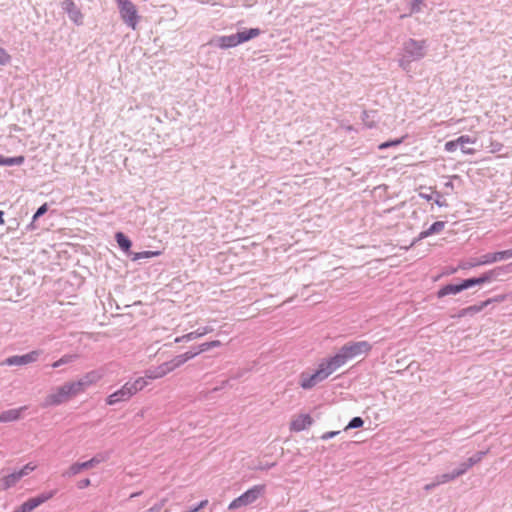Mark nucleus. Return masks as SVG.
Here are the masks:
<instances>
[{
	"mask_svg": "<svg viewBox=\"0 0 512 512\" xmlns=\"http://www.w3.org/2000/svg\"><path fill=\"white\" fill-rule=\"evenodd\" d=\"M55 493L56 491L43 492L36 497L29 498L21 504L15 512H32L34 509L51 499Z\"/></svg>",
	"mask_w": 512,
	"mask_h": 512,
	"instance_id": "1a4fd4ad",
	"label": "nucleus"
},
{
	"mask_svg": "<svg viewBox=\"0 0 512 512\" xmlns=\"http://www.w3.org/2000/svg\"><path fill=\"white\" fill-rule=\"evenodd\" d=\"M424 6V0H410V12L409 16L412 14H416L422 11ZM408 16V14H407ZM406 17V15H402L401 18Z\"/></svg>",
	"mask_w": 512,
	"mask_h": 512,
	"instance_id": "c85d7f7f",
	"label": "nucleus"
},
{
	"mask_svg": "<svg viewBox=\"0 0 512 512\" xmlns=\"http://www.w3.org/2000/svg\"><path fill=\"white\" fill-rule=\"evenodd\" d=\"M403 139H404V137L384 142V143L380 144L378 148L380 150H384V149L389 148V147L398 146V145H400L403 142Z\"/></svg>",
	"mask_w": 512,
	"mask_h": 512,
	"instance_id": "58836bf2",
	"label": "nucleus"
},
{
	"mask_svg": "<svg viewBox=\"0 0 512 512\" xmlns=\"http://www.w3.org/2000/svg\"><path fill=\"white\" fill-rule=\"evenodd\" d=\"M488 450L479 451L473 456L469 457L465 462L461 463L457 468L461 476L464 475L471 467L478 464L487 455Z\"/></svg>",
	"mask_w": 512,
	"mask_h": 512,
	"instance_id": "dca6fc26",
	"label": "nucleus"
},
{
	"mask_svg": "<svg viewBox=\"0 0 512 512\" xmlns=\"http://www.w3.org/2000/svg\"><path fill=\"white\" fill-rule=\"evenodd\" d=\"M77 358L76 355L73 354H66L63 355L60 359L52 363L53 368H58L62 365L72 363Z\"/></svg>",
	"mask_w": 512,
	"mask_h": 512,
	"instance_id": "c756f323",
	"label": "nucleus"
},
{
	"mask_svg": "<svg viewBox=\"0 0 512 512\" xmlns=\"http://www.w3.org/2000/svg\"><path fill=\"white\" fill-rule=\"evenodd\" d=\"M11 62L10 54L2 47H0V65L5 66Z\"/></svg>",
	"mask_w": 512,
	"mask_h": 512,
	"instance_id": "4c0bfd02",
	"label": "nucleus"
},
{
	"mask_svg": "<svg viewBox=\"0 0 512 512\" xmlns=\"http://www.w3.org/2000/svg\"><path fill=\"white\" fill-rule=\"evenodd\" d=\"M261 34L260 29L258 28H251L248 30H244L241 32L236 33V38L239 41V44L244 43L246 41H249L253 38L258 37Z\"/></svg>",
	"mask_w": 512,
	"mask_h": 512,
	"instance_id": "412c9836",
	"label": "nucleus"
},
{
	"mask_svg": "<svg viewBox=\"0 0 512 512\" xmlns=\"http://www.w3.org/2000/svg\"><path fill=\"white\" fill-rule=\"evenodd\" d=\"M461 285H462L463 290L468 289V288H470L472 286H475V285H480L479 278L477 277V278L465 279V280H463Z\"/></svg>",
	"mask_w": 512,
	"mask_h": 512,
	"instance_id": "a19ab883",
	"label": "nucleus"
},
{
	"mask_svg": "<svg viewBox=\"0 0 512 512\" xmlns=\"http://www.w3.org/2000/svg\"><path fill=\"white\" fill-rule=\"evenodd\" d=\"M371 349L372 345L368 341H349L334 356L329 358L338 369L350 359L368 354Z\"/></svg>",
	"mask_w": 512,
	"mask_h": 512,
	"instance_id": "f03ea898",
	"label": "nucleus"
},
{
	"mask_svg": "<svg viewBox=\"0 0 512 512\" xmlns=\"http://www.w3.org/2000/svg\"><path fill=\"white\" fill-rule=\"evenodd\" d=\"M25 161L24 156H16V157H4L0 156V165L2 166H19L22 165Z\"/></svg>",
	"mask_w": 512,
	"mask_h": 512,
	"instance_id": "bb28decb",
	"label": "nucleus"
},
{
	"mask_svg": "<svg viewBox=\"0 0 512 512\" xmlns=\"http://www.w3.org/2000/svg\"><path fill=\"white\" fill-rule=\"evenodd\" d=\"M141 494V492H136V493H132L130 498H134V497H137Z\"/></svg>",
	"mask_w": 512,
	"mask_h": 512,
	"instance_id": "6e6d98bb",
	"label": "nucleus"
},
{
	"mask_svg": "<svg viewBox=\"0 0 512 512\" xmlns=\"http://www.w3.org/2000/svg\"><path fill=\"white\" fill-rule=\"evenodd\" d=\"M426 55V40L409 38L402 43L401 50L398 54V65L405 72H409L411 63L422 60Z\"/></svg>",
	"mask_w": 512,
	"mask_h": 512,
	"instance_id": "f257e3e1",
	"label": "nucleus"
},
{
	"mask_svg": "<svg viewBox=\"0 0 512 512\" xmlns=\"http://www.w3.org/2000/svg\"><path fill=\"white\" fill-rule=\"evenodd\" d=\"M363 424H364V421L362 420L361 417H354L349 422V424L346 426L345 430L359 428V427H362Z\"/></svg>",
	"mask_w": 512,
	"mask_h": 512,
	"instance_id": "ea45409f",
	"label": "nucleus"
},
{
	"mask_svg": "<svg viewBox=\"0 0 512 512\" xmlns=\"http://www.w3.org/2000/svg\"><path fill=\"white\" fill-rule=\"evenodd\" d=\"M496 262L508 260L512 258V248L508 250L495 252Z\"/></svg>",
	"mask_w": 512,
	"mask_h": 512,
	"instance_id": "c9c22d12",
	"label": "nucleus"
},
{
	"mask_svg": "<svg viewBox=\"0 0 512 512\" xmlns=\"http://www.w3.org/2000/svg\"><path fill=\"white\" fill-rule=\"evenodd\" d=\"M157 372L155 368H150L145 371V375L142 378H145V380L148 382V380H154L158 379Z\"/></svg>",
	"mask_w": 512,
	"mask_h": 512,
	"instance_id": "37998d69",
	"label": "nucleus"
},
{
	"mask_svg": "<svg viewBox=\"0 0 512 512\" xmlns=\"http://www.w3.org/2000/svg\"><path fill=\"white\" fill-rule=\"evenodd\" d=\"M266 492L264 484L254 485L239 497L235 498L228 506L229 510H237L255 503L259 498L263 497Z\"/></svg>",
	"mask_w": 512,
	"mask_h": 512,
	"instance_id": "423d86ee",
	"label": "nucleus"
},
{
	"mask_svg": "<svg viewBox=\"0 0 512 512\" xmlns=\"http://www.w3.org/2000/svg\"><path fill=\"white\" fill-rule=\"evenodd\" d=\"M41 352L38 351V350H34V351H31L25 355H15V356H11L7 359H5V361L2 363L3 365H8V366H13V365H16V366H22V365H26V364H29V363H33V362H36L40 356Z\"/></svg>",
	"mask_w": 512,
	"mask_h": 512,
	"instance_id": "9b49d317",
	"label": "nucleus"
},
{
	"mask_svg": "<svg viewBox=\"0 0 512 512\" xmlns=\"http://www.w3.org/2000/svg\"><path fill=\"white\" fill-rule=\"evenodd\" d=\"M437 205L439 206H443L444 205V202L440 201V200H436L435 201Z\"/></svg>",
	"mask_w": 512,
	"mask_h": 512,
	"instance_id": "4d7b16f0",
	"label": "nucleus"
},
{
	"mask_svg": "<svg viewBox=\"0 0 512 512\" xmlns=\"http://www.w3.org/2000/svg\"><path fill=\"white\" fill-rule=\"evenodd\" d=\"M37 468V464L33 462H29L26 465H24L20 470L17 471L18 475L22 479L23 477L28 476L30 473H32Z\"/></svg>",
	"mask_w": 512,
	"mask_h": 512,
	"instance_id": "2f4dec72",
	"label": "nucleus"
},
{
	"mask_svg": "<svg viewBox=\"0 0 512 512\" xmlns=\"http://www.w3.org/2000/svg\"><path fill=\"white\" fill-rule=\"evenodd\" d=\"M441 124H445V125H449V122L447 121H442Z\"/></svg>",
	"mask_w": 512,
	"mask_h": 512,
	"instance_id": "13d9d810",
	"label": "nucleus"
},
{
	"mask_svg": "<svg viewBox=\"0 0 512 512\" xmlns=\"http://www.w3.org/2000/svg\"><path fill=\"white\" fill-rule=\"evenodd\" d=\"M452 178H454V179H458V178H459V176L454 175V176H452Z\"/></svg>",
	"mask_w": 512,
	"mask_h": 512,
	"instance_id": "e2e57ef3",
	"label": "nucleus"
},
{
	"mask_svg": "<svg viewBox=\"0 0 512 512\" xmlns=\"http://www.w3.org/2000/svg\"><path fill=\"white\" fill-rule=\"evenodd\" d=\"M445 227V222L437 221L433 223L427 230L422 231L419 234V239L427 238L430 235L440 233Z\"/></svg>",
	"mask_w": 512,
	"mask_h": 512,
	"instance_id": "4be33fe9",
	"label": "nucleus"
},
{
	"mask_svg": "<svg viewBox=\"0 0 512 512\" xmlns=\"http://www.w3.org/2000/svg\"><path fill=\"white\" fill-rule=\"evenodd\" d=\"M445 187L452 190L454 188L452 181L447 182Z\"/></svg>",
	"mask_w": 512,
	"mask_h": 512,
	"instance_id": "864d4df0",
	"label": "nucleus"
},
{
	"mask_svg": "<svg viewBox=\"0 0 512 512\" xmlns=\"http://www.w3.org/2000/svg\"><path fill=\"white\" fill-rule=\"evenodd\" d=\"M221 345V342L219 340H214V341H210V342H206V343H202L201 345H199L198 347V350L197 351H190L191 353H196V355L202 353V352H205L211 348H214V347H218Z\"/></svg>",
	"mask_w": 512,
	"mask_h": 512,
	"instance_id": "7c9ffc66",
	"label": "nucleus"
},
{
	"mask_svg": "<svg viewBox=\"0 0 512 512\" xmlns=\"http://www.w3.org/2000/svg\"><path fill=\"white\" fill-rule=\"evenodd\" d=\"M35 222H36V221H34V220L32 219V222L27 226V228H26V229H27V230H30V231L35 230V229L37 228V227H36V225H35Z\"/></svg>",
	"mask_w": 512,
	"mask_h": 512,
	"instance_id": "603ef678",
	"label": "nucleus"
},
{
	"mask_svg": "<svg viewBox=\"0 0 512 512\" xmlns=\"http://www.w3.org/2000/svg\"><path fill=\"white\" fill-rule=\"evenodd\" d=\"M477 266H480L479 262H478V259H469V260H466V261H461L459 263V268L463 269V270L471 269V268H474V267H477Z\"/></svg>",
	"mask_w": 512,
	"mask_h": 512,
	"instance_id": "e433bc0d",
	"label": "nucleus"
},
{
	"mask_svg": "<svg viewBox=\"0 0 512 512\" xmlns=\"http://www.w3.org/2000/svg\"><path fill=\"white\" fill-rule=\"evenodd\" d=\"M161 254L160 251H143V252H137V253H134V256H133V260H139V259H142V258H152V257H156V256H159Z\"/></svg>",
	"mask_w": 512,
	"mask_h": 512,
	"instance_id": "72a5a7b5",
	"label": "nucleus"
},
{
	"mask_svg": "<svg viewBox=\"0 0 512 512\" xmlns=\"http://www.w3.org/2000/svg\"><path fill=\"white\" fill-rule=\"evenodd\" d=\"M156 372H157V376L158 378H161L163 376H165L166 374L164 373V371L162 370V365H159L158 367L155 368Z\"/></svg>",
	"mask_w": 512,
	"mask_h": 512,
	"instance_id": "09e8293b",
	"label": "nucleus"
},
{
	"mask_svg": "<svg viewBox=\"0 0 512 512\" xmlns=\"http://www.w3.org/2000/svg\"><path fill=\"white\" fill-rule=\"evenodd\" d=\"M213 329L209 326H206V327H202V328H199L193 332H190V333H187L183 336H180V337H177L175 338V343H180V342H183V341H191V340H194L196 338H199V337H202L210 332H212Z\"/></svg>",
	"mask_w": 512,
	"mask_h": 512,
	"instance_id": "f3484780",
	"label": "nucleus"
},
{
	"mask_svg": "<svg viewBox=\"0 0 512 512\" xmlns=\"http://www.w3.org/2000/svg\"><path fill=\"white\" fill-rule=\"evenodd\" d=\"M337 368L330 360V358L324 359L319 364L317 370L314 372L304 371L299 376V385L303 389H311L318 383L328 378Z\"/></svg>",
	"mask_w": 512,
	"mask_h": 512,
	"instance_id": "20e7f679",
	"label": "nucleus"
},
{
	"mask_svg": "<svg viewBox=\"0 0 512 512\" xmlns=\"http://www.w3.org/2000/svg\"><path fill=\"white\" fill-rule=\"evenodd\" d=\"M339 432L338 431H330V432H326L322 435V439L323 440H328L334 436H336Z\"/></svg>",
	"mask_w": 512,
	"mask_h": 512,
	"instance_id": "49530a36",
	"label": "nucleus"
},
{
	"mask_svg": "<svg viewBox=\"0 0 512 512\" xmlns=\"http://www.w3.org/2000/svg\"><path fill=\"white\" fill-rule=\"evenodd\" d=\"M313 423V419L309 414H297L294 415L290 422V430L294 432H300L305 430Z\"/></svg>",
	"mask_w": 512,
	"mask_h": 512,
	"instance_id": "4468645a",
	"label": "nucleus"
},
{
	"mask_svg": "<svg viewBox=\"0 0 512 512\" xmlns=\"http://www.w3.org/2000/svg\"><path fill=\"white\" fill-rule=\"evenodd\" d=\"M504 300V296H498L494 299H487L486 301H483L479 304L471 305L469 307H466V312L468 316H473L479 312H481L485 307H487L491 302L497 301L501 302Z\"/></svg>",
	"mask_w": 512,
	"mask_h": 512,
	"instance_id": "6ab92c4d",
	"label": "nucleus"
},
{
	"mask_svg": "<svg viewBox=\"0 0 512 512\" xmlns=\"http://www.w3.org/2000/svg\"><path fill=\"white\" fill-rule=\"evenodd\" d=\"M26 407H20L15 409H9L0 413V422L7 423L13 422L21 418L22 412Z\"/></svg>",
	"mask_w": 512,
	"mask_h": 512,
	"instance_id": "a211bd4d",
	"label": "nucleus"
},
{
	"mask_svg": "<svg viewBox=\"0 0 512 512\" xmlns=\"http://www.w3.org/2000/svg\"><path fill=\"white\" fill-rule=\"evenodd\" d=\"M510 265H511V264H507V266L503 267V271H504L505 269H507L508 267H510Z\"/></svg>",
	"mask_w": 512,
	"mask_h": 512,
	"instance_id": "bf43d9fd",
	"label": "nucleus"
},
{
	"mask_svg": "<svg viewBox=\"0 0 512 512\" xmlns=\"http://www.w3.org/2000/svg\"><path fill=\"white\" fill-rule=\"evenodd\" d=\"M208 504V500L205 499V500H202L197 506H195V508H198V511L203 509L206 505Z\"/></svg>",
	"mask_w": 512,
	"mask_h": 512,
	"instance_id": "8fccbe9b",
	"label": "nucleus"
},
{
	"mask_svg": "<svg viewBox=\"0 0 512 512\" xmlns=\"http://www.w3.org/2000/svg\"><path fill=\"white\" fill-rule=\"evenodd\" d=\"M80 395L74 381H66L62 385L53 388L44 398L42 407H55L69 402Z\"/></svg>",
	"mask_w": 512,
	"mask_h": 512,
	"instance_id": "7ed1b4c3",
	"label": "nucleus"
},
{
	"mask_svg": "<svg viewBox=\"0 0 512 512\" xmlns=\"http://www.w3.org/2000/svg\"><path fill=\"white\" fill-rule=\"evenodd\" d=\"M195 356H196V353H191V352H186L184 354L177 355L176 357H174L170 361L162 363L161 364L162 365V370L167 375L168 373H170L173 370H175L176 368L180 367L185 362H187L188 360L194 358Z\"/></svg>",
	"mask_w": 512,
	"mask_h": 512,
	"instance_id": "ddd939ff",
	"label": "nucleus"
},
{
	"mask_svg": "<svg viewBox=\"0 0 512 512\" xmlns=\"http://www.w3.org/2000/svg\"><path fill=\"white\" fill-rule=\"evenodd\" d=\"M209 45H213L221 49H227L239 45V41L236 38V34L216 36L209 41Z\"/></svg>",
	"mask_w": 512,
	"mask_h": 512,
	"instance_id": "2eb2a0df",
	"label": "nucleus"
},
{
	"mask_svg": "<svg viewBox=\"0 0 512 512\" xmlns=\"http://www.w3.org/2000/svg\"><path fill=\"white\" fill-rule=\"evenodd\" d=\"M166 502L167 500L163 498L159 502L155 503L152 507H150L146 512H162Z\"/></svg>",
	"mask_w": 512,
	"mask_h": 512,
	"instance_id": "79ce46f5",
	"label": "nucleus"
},
{
	"mask_svg": "<svg viewBox=\"0 0 512 512\" xmlns=\"http://www.w3.org/2000/svg\"><path fill=\"white\" fill-rule=\"evenodd\" d=\"M90 485H91V481H90V479H88V478L82 479V480H80V481H78V482H77V487H78L79 489L87 488V487H88V486H90Z\"/></svg>",
	"mask_w": 512,
	"mask_h": 512,
	"instance_id": "a18cd8bd",
	"label": "nucleus"
},
{
	"mask_svg": "<svg viewBox=\"0 0 512 512\" xmlns=\"http://www.w3.org/2000/svg\"><path fill=\"white\" fill-rule=\"evenodd\" d=\"M4 212L0 211V224H4V218H3Z\"/></svg>",
	"mask_w": 512,
	"mask_h": 512,
	"instance_id": "5fc2aeb1",
	"label": "nucleus"
},
{
	"mask_svg": "<svg viewBox=\"0 0 512 512\" xmlns=\"http://www.w3.org/2000/svg\"><path fill=\"white\" fill-rule=\"evenodd\" d=\"M465 316H468V315H467V312H466V308H463L454 317L462 318V317H465Z\"/></svg>",
	"mask_w": 512,
	"mask_h": 512,
	"instance_id": "3c124183",
	"label": "nucleus"
},
{
	"mask_svg": "<svg viewBox=\"0 0 512 512\" xmlns=\"http://www.w3.org/2000/svg\"><path fill=\"white\" fill-rule=\"evenodd\" d=\"M115 238H116L118 245L120 246V248L123 251H125V252L129 251L132 243L122 232L116 233Z\"/></svg>",
	"mask_w": 512,
	"mask_h": 512,
	"instance_id": "cd10ccee",
	"label": "nucleus"
},
{
	"mask_svg": "<svg viewBox=\"0 0 512 512\" xmlns=\"http://www.w3.org/2000/svg\"><path fill=\"white\" fill-rule=\"evenodd\" d=\"M61 7L68 14L69 19L73 23L78 26L83 24V13L73 0H63Z\"/></svg>",
	"mask_w": 512,
	"mask_h": 512,
	"instance_id": "f8f14e48",
	"label": "nucleus"
},
{
	"mask_svg": "<svg viewBox=\"0 0 512 512\" xmlns=\"http://www.w3.org/2000/svg\"><path fill=\"white\" fill-rule=\"evenodd\" d=\"M475 142H476L475 138H471L468 135H462V136L458 137L455 140H451V141L446 142L445 143V150L447 152H454L457 149V147L460 146L461 147V151L464 154L473 155L476 152L475 149L474 148H467L466 146H463V143L474 144Z\"/></svg>",
	"mask_w": 512,
	"mask_h": 512,
	"instance_id": "9d476101",
	"label": "nucleus"
},
{
	"mask_svg": "<svg viewBox=\"0 0 512 512\" xmlns=\"http://www.w3.org/2000/svg\"><path fill=\"white\" fill-rule=\"evenodd\" d=\"M148 385L145 378H137L134 381L126 382L119 390L110 394L106 398L107 405H115L119 402L128 401L137 392L143 390Z\"/></svg>",
	"mask_w": 512,
	"mask_h": 512,
	"instance_id": "39448f33",
	"label": "nucleus"
},
{
	"mask_svg": "<svg viewBox=\"0 0 512 512\" xmlns=\"http://www.w3.org/2000/svg\"><path fill=\"white\" fill-rule=\"evenodd\" d=\"M48 210V205L47 203H44L42 206H40L38 208V210L36 211V213L33 215V220L34 221H37V219L39 217H41L42 215H44Z\"/></svg>",
	"mask_w": 512,
	"mask_h": 512,
	"instance_id": "c03bdc74",
	"label": "nucleus"
},
{
	"mask_svg": "<svg viewBox=\"0 0 512 512\" xmlns=\"http://www.w3.org/2000/svg\"><path fill=\"white\" fill-rule=\"evenodd\" d=\"M122 21L135 30L140 20L136 5L130 0H115Z\"/></svg>",
	"mask_w": 512,
	"mask_h": 512,
	"instance_id": "0eeeda50",
	"label": "nucleus"
},
{
	"mask_svg": "<svg viewBox=\"0 0 512 512\" xmlns=\"http://www.w3.org/2000/svg\"><path fill=\"white\" fill-rule=\"evenodd\" d=\"M104 376L102 369H96L87 372L78 380H73L80 394L84 393L89 387L96 385Z\"/></svg>",
	"mask_w": 512,
	"mask_h": 512,
	"instance_id": "6e6552de",
	"label": "nucleus"
},
{
	"mask_svg": "<svg viewBox=\"0 0 512 512\" xmlns=\"http://www.w3.org/2000/svg\"><path fill=\"white\" fill-rule=\"evenodd\" d=\"M21 480L17 471H14L8 475H5L0 478V489L7 490L11 487H14Z\"/></svg>",
	"mask_w": 512,
	"mask_h": 512,
	"instance_id": "aec40b11",
	"label": "nucleus"
},
{
	"mask_svg": "<svg viewBox=\"0 0 512 512\" xmlns=\"http://www.w3.org/2000/svg\"><path fill=\"white\" fill-rule=\"evenodd\" d=\"M106 460V457L103 454H97L93 456L88 461H85L87 464L88 469H92L99 465L100 463L104 462Z\"/></svg>",
	"mask_w": 512,
	"mask_h": 512,
	"instance_id": "473e14b6",
	"label": "nucleus"
},
{
	"mask_svg": "<svg viewBox=\"0 0 512 512\" xmlns=\"http://www.w3.org/2000/svg\"><path fill=\"white\" fill-rule=\"evenodd\" d=\"M461 291H463V288H462V285L461 284H458V285H454V284H448L444 287H442L438 293H437V296L439 298H443L447 295H450V294H458L460 293Z\"/></svg>",
	"mask_w": 512,
	"mask_h": 512,
	"instance_id": "393cba45",
	"label": "nucleus"
},
{
	"mask_svg": "<svg viewBox=\"0 0 512 512\" xmlns=\"http://www.w3.org/2000/svg\"><path fill=\"white\" fill-rule=\"evenodd\" d=\"M84 470H88L86 462H75L63 473V476L73 477Z\"/></svg>",
	"mask_w": 512,
	"mask_h": 512,
	"instance_id": "5701e85b",
	"label": "nucleus"
},
{
	"mask_svg": "<svg viewBox=\"0 0 512 512\" xmlns=\"http://www.w3.org/2000/svg\"><path fill=\"white\" fill-rule=\"evenodd\" d=\"M274 465H275L274 463H271V464H269V465H268V468H271V467H273Z\"/></svg>",
	"mask_w": 512,
	"mask_h": 512,
	"instance_id": "052dcab7",
	"label": "nucleus"
},
{
	"mask_svg": "<svg viewBox=\"0 0 512 512\" xmlns=\"http://www.w3.org/2000/svg\"><path fill=\"white\" fill-rule=\"evenodd\" d=\"M501 272H503V267H497L492 270H489V271L483 273L480 277H478L479 283L480 284L489 283V282L495 280L500 275Z\"/></svg>",
	"mask_w": 512,
	"mask_h": 512,
	"instance_id": "b1692460",
	"label": "nucleus"
},
{
	"mask_svg": "<svg viewBox=\"0 0 512 512\" xmlns=\"http://www.w3.org/2000/svg\"><path fill=\"white\" fill-rule=\"evenodd\" d=\"M478 262L480 266L496 263L495 252L482 255L480 258H478Z\"/></svg>",
	"mask_w": 512,
	"mask_h": 512,
	"instance_id": "f704fd0d",
	"label": "nucleus"
},
{
	"mask_svg": "<svg viewBox=\"0 0 512 512\" xmlns=\"http://www.w3.org/2000/svg\"><path fill=\"white\" fill-rule=\"evenodd\" d=\"M261 469H269L268 464H265V467H262Z\"/></svg>",
	"mask_w": 512,
	"mask_h": 512,
	"instance_id": "680f3d73",
	"label": "nucleus"
},
{
	"mask_svg": "<svg viewBox=\"0 0 512 512\" xmlns=\"http://www.w3.org/2000/svg\"><path fill=\"white\" fill-rule=\"evenodd\" d=\"M458 477H461V474L458 471V469H455L451 473H444V474H441V475H437L435 477V480H436V484H438V486H439V485L451 482V481L455 480Z\"/></svg>",
	"mask_w": 512,
	"mask_h": 512,
	"instance_id": "a878e982",
	"label": "nucleus"
},
{
	"mask_svg": "<svg viewBox=\"0 0 512 512\" xmlns=\"http://www.w3.org/2000/svg\"><path fill=\"white\" fill-rule=\"evenodd\" d=\"M437 486H438V484H436V480L434 479V481L432 483L426 484L424 486V490L430 491V490L434 489Z\"/></svg>",
	"mask_w": 512,
	"mask_h": 512,
	"instance_id": "de8ad7c7",
	"label": "nucleus"
}]
</instances>
